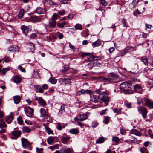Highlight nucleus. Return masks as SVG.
Returning <instances> with one entry per match:
<instances>
[{
	"mask_svg": "<svg viewBox=\"0 0 153 153\" xmlns=\"http://www.w3.org/2000/svg\"><path fill=\"white\" fill-rule=\"evenodd\" d=\"M131 85L129 82H125L122 83L120 85L121 91L125 94L133 93L131 88Z\"/></svg>",
	"mask_w": 153,
	"mask_h": 153,
	"instance_id": "obj_1",
	"label": "nucleus"
},
{
	"mask_svg": "<svg viewBox=\"0 0 153 153\" xmlns=\"http://www.w3.org/2000/svg\"><path fill=\"white\" fill-rule=\"evenodd\" d=\"M99 99L101 101L104 102L106 106L108 104L109 98L104 93L101 94L99 97Z\"/></svg>",
	"mask_w": 153,
	"mask_h": 153,
	"instance_id": "obj_2",
	"label": "nucleus"
},
{
	"mask_svg": "<svg viewBox=\"0 0 153 153\" xmlns=\"http://www.w3.org/2000/svg\"><path fill=\"white\" fill-rule=\"evenodd\" d=\"M25 112L27 116L31 117L33 115V109L30 107L28 106L25 109Z\"/></svg>",
	"mask_w": 153,
	"mask_h": 153,
	"instance_id": "obj_3",
	"label": "nucleus"
},
{
	"mask_svg": "<svg viewBox=\"0 0 153 153\" xmlns=\"http://www.w3.org/2000/svg\"><path fill=\"white\" fill-rule=\"evenodd\" d=\"M138 110L139 113H140V112H141L142 116L144 118H146L147 111L144 107L140 106L138 108Z\"/></svg>",
	"mask_w": 153,
	"mask_h": 153,
	"instance_id": "obj_4",
	"label": "nucleus"
},
{
	"mask_svg": "<svg viewBox=\"0 0 153 153\" xmlns=\"http://www.w3.org/2000/svg\"><path fill=\"white\" fill-rule=\"evenodd\" d=\"M35 100L36 101L38 100V103L43 106L46 105L45 101L41 97H36L35 98Z\"/></svg>",
	"mask_w": 153,
	"mask_h": 153,
	"instance_id": "obj_5",
	"label": "nucleus"
},
{
	"mask_svg": "<svg viewBox=\"0 0 153 153\" xmlns=\"http://www.w3.org/2000/svg\"><path fill=\"white\" fill-rule=\"evenodd\" d=\"M41 19L39 17L35 16H33L30 17V21L36 23L38 22H40Z\"/></svg>",
	"mask_w": 153,
	"mask_h": 153,
	"instance_id": "obj_6",
	"label": "nucleus"
},
{
	"mask_svg": "<svg viewBox=\"0 0 153 153\" xmlns=\"http://www.w3.org/2000/svg\"><path fill=\"white\" fill-rule=\"evenodd\" d=\"M14 116V114L12 112L10 113V114L6 119V121L8 124H10L13 120Z\"/></svg>",
	"mask_w": 153,
	"mask_h": 153,
	"instance_id": "obj_7",
	"label": "nucleus"
},
{
	"mask_svg": "<svg viewBox=\"0 0 153 153\" xmlns=\"http://www.w3.org/2000/svg\"><path fill=\"white\" fill-rule=\"evenodd\" d=\"M107 76L110 77L111 81L116 79L118 78V76L115 74L110 73L108 74Z\"/></svg>",
	"mask_w": 153,
	"mask_h": 153,
	"instance_id": "obj_8",
	"label": "nucleus"
},
{
	"mask_svg": "<svg viewBox=\"0 0 153 153\" xmlns=\"http://www.w3.org/2000/svg\"><path fill=\"white\" fill-rule=\"evenodd\" d=\"M23 33H24L26 36H27V33H28L29 31H31V30L29 29L27 26H22L21 27Z\"/></svg>",
	"mask_w": 153,
	"mask_h": 153,
	"instance_id": "obj_9",
	"label": "nucleus"
},
{
	"mask_svg": "<svg viewBox=\"0 0 153 153\" xmlns=\"http://www.w3.org/2000/svg\"><path fill=\"white\" fill-rule=\"evenodd\" d=\"M145 105L149 109H153V101L151 102L149 100H145Z\"/></svg>",
	"mask_w": 153,
	"mask_h": 153,
	"instance_id": "obj_10",
	"label": "nucleus"
},
{
	"mask_svg": "<svg viewBox=\"0 0 153 153\" xmlns=\"http://www.w3.org/2000/svg\"><path fill=\"white\" fill-rule=\"evenodd\" d=\"M139 0H133L132 3L129 4L131 9H133L137 4Z\"/></svg>",
	"mask_w": 153,
	"mask_h": 153,
	"instance_id": "obj_11",
	"label": "nucleus"
},
{
	"mask_svg": "<svg viewBox=\"0 0 153 153\" xmlns=\"http://www.w3.org/2000/svg\"><path fill=\"white\" fill-rule=\"evenodd\" d=\"M36 12L38 14H41L45 13L46 11L45 9L39 7L36 9Z\"/></svg>",
	"mask_w": 153,
	"mask_h": 153,
	"instance_id": "obj_12",
	"label": "nucleus"
},
{
	"mask_svg": "<svg viewBox=\"0 0 153 153\" xmlns=\"http://www.w3.org/2000/svg\"><path fill=\"white\" fill-rule=\"evenodd\" d=\"M130 132L131 134L137 136H140L141 135L140 132L139 131L136 129H132L130 131Z\"/></svg>",
	"mask_w": 153,
	"mask_h": 153,
	"instance_id": "obj_13",
	"label": "nucleus"
},
{
	"mask_svg": "<svg viewBox=\"0 0 153 153\" xmlns=\"http://www.w3.org/2000/svg\"><path fill=\"white\" fill-rule=\"evenodd\" d=\"M28 48L30 52L33 53L35 49V45L33 43L30 42L28 44Z\"/></svg>",
	"mask_w": 153,
	"mask_h": 153,
	"instance_id": "obj_14",
	"label": "nucleus"
},
{
	"mask_svg": "<svg viewBox=\"0 0 153 153\" xmlns=\"http://www.w3.org/2000/svg\"><path fill=\"white\" fill-rule=\"evenodd\" d=\"M40 112L41 115H42L44 118L46 119H47L48 117V115L44 109L43 108L41 109Z\"/></svg>",
	"mask_w": 153,
	"mask_h": 153,
	"instance_id": "obj_15",
	"label": "nucleus"
},
{
	"mask_svg": "<svg viewBox=\"0 0 153 153\" xmlns=\"http://www.w3.org/2000/svg\"><path fill=\"white\" fill-rule=\"evenodd\" d=\"M9 49L11 51L16 52L18 51L19 50V48L18 46H15L14 47H9Z\"/></svg>",
	"mask_w": 153,
	"mask_h": 153,
	"instance_id": "obj_16",
	"label": "nucleus"
},
{
	"mask_svg": "<svg viewBox=\"0 0 153 153\" xmlns=\"http://www.w3.org/2000/svg\"><path fill=\"white\" fill-rule=\"evenodd\" d=\"M96 58V57H95L94 56L91 54L90 53V54H89L87 57V59L88 61H97V59H95Z\"/></svg>",
	"mask_w": 153,
	"mask_h": 153,
	"instance_id": "obj_17",
	"label": "nucleus"
},
{
	"mask_svg": "<svg viewBox=\"0 0 153 153\" xmlns=\"http://www.w3.org/2000/svg\"><path fill=\"white\" fill-rule=\"evenodd\" d=\"M20 97L19 96L17 95L15 96L14 98V103L16 104H18L20 102Z\"/></svg>",
	"mask_w": 153,
	"mask_h": 153,
	"instance_id": "obj_18",
	"label": "nucleus"
},
{
	"mask_svg": "<svg viewBox=\"0 0 153 153\" xmlns=\"http://www.w3.org/2000/svg\"><path fill=\"white\" fill-rule=\"evenodd\" d=\"M56 22L54 20H51L50 21L49 25L50 27H56Z\"/></svg>",
	"mask_w": 153,
	"mask_h": 153,
	"instance_id": "obj_19",
	"label": "nucleus"
},
{
	"mask_svg": "<svg viewBox=\"0 0 153 153\" xmlns=\"http://www.w3.org/2000/svg\"><path fill=\"white\" fill-rule=\"evenodd\" d=\"M21 132L20 131H15L12 132L13 136L16 137H19L21 135Z\"/></svg>",
	"mask_w": 153,
	"mask_h": 153,
	"instance_id": "obj_20",
	"label": "nucleus"
},
{
	"mask_svg": "<svg viewBox=\"0 0 153 153\" xmlns=\"http://www.w3.org/2000/svg\"><path fill=\"white\" fill-rule=\"evenodd\" d=\"M34 88L36 89L35 91L37 92L42 93L44 92L43 90L38 85H35Z\"/></svg>",
	"mask_w": 153,
	"mask_h": 153,
	"instance_id": "obj_21",
	"label": "nucleus"
},
{
	"mask_svg": "<svg viewBox=\"0 0 153 153\" xmlns=\"http://www.w3.org/2000/svg\"><path fill=\"white\" fill-rule=\"evenodd\" d=\"M101 45V42L99 40H97L92 44V45L94 47H98Z\"/></svg>",
	"mask_w": 153,
	"mask_h": 153,
	"instance_id": "obj_22",
	"label": "nucleus"
},
{
	"mask_svg": "<svg viewBox=\"0 0 153 153\" xmlns=\"http://www.w3.org/2000/svg\"><path fill=\"white\" fill-rule=\"evenodd\" d=\"M21 78L18 76H15L13 78L14 82L16 83H19L21 82Z\"/></svg>",
	"mask_w": 153,
	"mask_h": 153,
	"instance_id": "obj_23",
	"label": "nucleus"
},
{
	"mask_svg": "<svg viewBox=\"0 0 153 153\" xmlns=\"http://www.w3.org/2000/svg\"><path fill=\"white\" fill-rule=\"evenodd\" d=\"M80 118V120L81 121H83L87 119L88 116L86 114H80L79 116Z\"/></svg>",
	"mask_w": 153,
	"mask_h": 153,
	"instance_id": "obj_24",
	"label": "nucleus"
},
{
	"mask_svg": "<svg viewBox=\"0 0 153 153\" xmlns=\"http://www.w3.org/2000/svg\"><path fill=\"white\" fill-rule=\"evenodd\" d=\"M7 126L6 123L1 119H0V128H6Z\"/></svg>",
	"mask_w": 153,
	"mask_h": 153,
	"instance_id": "obj_25",
	"label": "nucleus"
},
{
	"mask_svg": "<svg viewBox=\"0 0 153 153\" xmlns=\"http://www.w3.org/2000/svg\"><path fill=\"white\" fill-rule=\"evenodd\" d=\"M22 131L23 132H27L28 133H30L31 131V130L29 127L26 126H24L23 127Z\"/></svg>",
	"mask_w": 153,
	"mask_h": 153,
	"instance_id": "obj_26",
	"label": "nucleus"
},
{
	"mask_svg": "<svg viewBox=\"0 0 153 153\" xmlns=\"http://www.w3.org/2000/svg\"><path fill=\"white\" fill-rule=\"evenodd\" d=\"M73 152V150L69 148L64 149L62 150L63 153H72Z\"/></svg>",
	"mask_w": 153,
	"mask_h": 153,
	"instance_id": "obj_27",
	"label": "nucleus"
},
{
	"mask_svg": "<svg viewBox=\"0 0 153 153\" xmlns=\"http://www.w3.org/2000/svg\"><path fill=\"white\" fill-rule=\"evenodd\" d=\"M99 96L94 95L92 97H91V100L92 101L96 103L98 102V98H99Z\"/></svg>",
	"mask_w": 153,
	"mask_h": 153,
	"instance_id": "obj_28",
	"label": "nucleus"
},
{
	"mask_svg": "<svg viewBox=\"0 0 153 153\" xmlns=\"http://www.w3.org/2000/svg\"><path fill=\"white\" fill-rule=\"evenodd\" d=\"M62 81L63 82L65 83L66 84L70 83L71 82V79L69 78H65L61 79Z\"/></svg>",
	"mask_w": 153,
	"mask_h": 153,
	"instance_id": "obj_29",
	"label": "nucleus"
},
{
	"mask_svg": "<svg viewBox=\"0 0 153 153\" xmlns=\"http://www.w3.org/2000/svg\"><path fill=\"white\" fill-rule=\"evenodd\" d=\"M55 138L52 137H50L47 139V142L48 143H51L53 142H55L54 141Z\"/></svg>",
	"mask_w": 153,
	"mask_h": 153,
	"instance_id": "obj_30",
	"label": "nucleus"
},
{
	"mask_svg": "<svg viewBox=\"0 0 153 153\" xmlns=\"http://www.w3.org/2000/svg\"><path fill=\"white\" fill-rule=\"evenodd\" d=\"M69 132L73 134H76L78 133L79 130L77 129H72L70 130Z\"/></svg>",
	"mask_w": 153,
	"mask_h": 153,
	"instance_id": "obj_31",
	"label": "nucleus"
},
{
	"mask_svg": "<svg viewBox=\"0 0 153 153\" xmlns=\"http://www.w3.org/2000/svg\"><path fill=\"white\" fill-rule=\"evenodd\" d=\"M105 141V138L103 137H100L96 141V143H101Z\"/></svg>",
	"mask_w": 153,
	"mask_h": 153,
	"instance_id": "obj_32",
	"label": "nucleus"
},
{
	"mask_svg": "<svg viewBox=\"0 0 153 153\" xmlns=\"http://www.w3.org/2000/svg\"><path fill=\"white\" fill-rule=\"evenodd\" d=\"M65 108V105L63 104L60 107V108L59 110V114H61L62 113L63 111H64Z\"/></svg>",
	"mask_w": 153,
	"mask_h": 153,
	"instance_id": "obj_33",
	"label": "nucleus"
},
{
	"mask_svg": "<svg viewBox=\"0 0 153 153\" xmlns=\"http://www.w3.org/2000/svg\"><path fill=\"white\" fill-rule=\"evenodd\" d=\"M98 79H101V80H105V81L106 82H111V80L110 78V77H108V78H104L103 77H97Z\"/></svg>",
	"mask_w": 153,
	"mask_h": 153,
	"instance_id": "obj_34",
	"label": "nucleus"
},
{
	"mask_svg": "<svg viewBox=\"0 0 153 153\" xmlns=\"http://www.w3.org/2000/svg\"><path fill=\"white\" fill-rule=\"evenodd\" d=\"M24 10H23V9L20 10L19 11V14H18L19 17L20 18H22V17L24 15Z\"/></svg>",
	"mask_w": 153,
	"mask_h": 153,
	"instance_id": "obj_35",
	"label": "nucleus"
},
{
	"mask_svg": "<svg viewBox=\"0 0 153 153\" xmlns=\"http://www.w3.org/2000/svg\"><path fill=\"white\" fill-rule=\"evenodd\" d=\"M74 27L76 29L80 30H82V25L79 24H76L74 26Z\"/></svg>",
	"mask_w": 153,
	"mask_h": 153,
	"instance_id": "obj_36",
	"label": "nucleus"
},
{
	"mask_svg": "<svg viewBox=\"0 0 153 153\" xmlns=\"http://www.w3.org/2000/svg\"><path fill=\"white\" fill-rule=\"evenodd\" d=\"M66 24L65 22H63L62 23H58L57 24V26L60 28H62Z\"/></svg>",
	"mask_w": 153,
	"mask_h": 153,
	"instance_id": "obj_37",
	"label": "nucleus"
},
{
	"mask_svg": "<svg viewBox=\"0 0 153 153\" xmlns=\"http://www.w3.org/2000/svg\"><path fill=\"white\" fill-rule=\"evenodd\" d=\"M141 60L145 65H147L148 64V61L146 58L142 57L141 58Z\"/></svg>",
	"mask_w": 153,
	"mask_h": 153,
	"instance_id": "obj_38",
	"label": "nucleus"
},
{
	"mask_svg": "<svg viewBox=\"0 0 153 153\" xmlns=\"http://www.w3.org/2000/svg\"><path fill=\"white\" fill-rule=\"evenodd\" d=\"M142 87L138 84H136L134 86V89L135 91L141 89Z\"/></svg>",
	"mask_w": 153,
	"mask_h": 153,
	"instance_id": "obj_39",
	"label": "nucleus"
},
{
	"mask_svg": "<svg viewBox=\"0 0 153 153\" xmlns=\"http://www.w3.org/2000/svg\"><path fill=\"white\" fill-rule=\"evenodd\" d=\"M49 81L51 83L53 84H55L57 82L56 79L53 78H50L49 79Z\"/></svg>",
	"mask_w": 153,
	"mask_h": 153,
	"instance_id": "obj_40",
	"label": "nucleus"
},
{
	"mask_svg": "<svg viewBox=\"0 0 153 153\" xmlns=\"http://www.w3.org/2000/svg\"><path fill=\"white\" fill-rule=\"evenodd\" d=\"M46 132L49 134H53V131L50 129L48 127H45Z\"/></svg>",
	"mask_w": 153,
	"mask_h": 153,
	"instance_id": "obj_41",
	"label": "nucleus"
},
{
	"mask_svg": "<svg viewBox=\"0 0 153 153\" xmlns=\"http://www.w3.org/2000/svg\"><path fill=\"white\" fill-rule=\"evenodd\" d=\"M21 141L22 143H29L30 142H28V140L24 138H22L21 139Z\"/></svg>",
	"mask_w": 153,
	"mask_h": 153,
	"instance_id": "obj_42",
	"label": "nucleus"
},
{
	"mask_svg": "<svg viewBox=\"0 0 153 153\" xmlns=\"http://www.w3.org/2000/svg\"><path fill=\"white\" fill-rule=\"evenodd\" d=\"M85 93H86L85 91L83 89H82L77 93V95L78 96H80L82 94H84Z\"/></svg>",
	"mask_w": 153,
	"mask_h": 153,
	"instance_id": "obj_43",
	"label": "nucleus"
},
{
	"mask_svg": "<svg viewBox=\"0 0 153 153\" xmlns=\"http://www.w3.org/2000/svg\"><path fill=\"white\" fill-rule=\"evenodd\" d=\"M71 1V0H62L60 1V2L62 4H67L69 3Z\"/></svg>",
	"mask_w": 153,
	"mask_h": 153,
	"instance_id": "obj_44",
	"label": "nucleus"
},
{
	"mask_svg": "<svg viewBox=\"0 0 153 153\" xmlns=\"http://www.w3.org/2000/svg\"><path fill=\"white\" fill-rule=\"evenodd\" d=\"M58 144H56L53 146H50L49 148L51 150H53L54 149H58Z\"/></svg>",
	"mask_w": 153,
	"mask_h": 153,
	"instance_id": "obj_45",
	"label": "nucleus"
},
{
	"mask_svg": "<svg viewBox=\"0 0 153 153\" xmlns=\"http://www.w3.org/2000/svg\"><path fill=\"white\" fill-rule=\"evenodd\" d=\"M88 68L90 69H91L94 66H95L94 62H90L88 64Z\"/></svg>",
	"mask_w": 153,
	"mask_h": 153,
	"instance_id": "obj_46",
	"label": "nucleus"
},
{
	"mask_svg": "<svg viewBox=\"0 0 153 153\" xmlns=\"http://www.w3.org/2000/svg\"><path fill=\"white\" fill-rule=\"evenodd\" d=\"M112 140L114 142L117 143L119 142L120 139L119 138L117 137H114L112 138Z\"/></svg>",
	"mask_w": 153,
	"mask_h": 153,
	"instance_id": "obj_47",
	"label": "nucleus"
},
{
	"mask_svg": "<svg viewBox=\"0 0 153 153\" xmlns=\"http://www.w3.org/2000/svg\"><path fill=\"white\" fill-rule=\"evenodd\" d=\"M128 53V51H127L126 48L123 50L121 52V54L122 56H123L126 53Z\"/></svg>",
	"mask_w": 153,
	"mask_h": 153,
	"instance_id": "obj_48",
	"label": "nucleus"
},
{
	"mask_svg": "<svg viewBox=\"0 0 153 153\" xmlns=\"http://www.w3.org/2000/svg\"><path fill=\"white\" fill-rule=\"evenodd\" d=\"M122 22L123 25V26L124 27H128V25L127 24L126 25V20L125 19H122Z\"/></svg>",
	"mask_w": 153,
	"mask_h": 153,
	"instance_id": "obj_49",
	"label": "nucleus"
},
{
	"mask_svg": "<svg viewBox=\"0 0 153 153\" xmlns=\"http://www.w3.org/2000/svg\"><path fill=\"white\" fill-rule=\"evenodd\" d=\"M114 112L118 114H120L121 112V109H118L117 108H114Z\"/></svg>",
	"mask_w": 153,
	"mask_h": 153,
	"instance_id": "obj_50",
	"label": "nucleus"
},
{
	"mask_svg": "<svg viewBox=\"0 0 153 153\" xmlns=\"http://www.w3.org/2000/svg\"><path fill=\"white\" fill-rule=\"evenodd\" d=\"M140 151L141 153H148V151L147 149L144 147L141 148L140 149Z\"/></svg>",
	"mask_w": 153,
	"mask_h": 153,
	"instance_id": "obj_51",
	"label": "nucleus"
},
{
	"mask_svg": "<svg viewBox=\"0 0 153 153\" xmlns=\"http://www.w3.org/2000/svg\"><path fill=\"white\" fill-rule=\"evenodd\" d=\"M18 122L19 124L20 125L23 123V121L21 117L19 116L18 117Z\"/></svg>",
	"mask_w": 153,
	"mask_h": 153,
	"instance_id": "obj_52",
	"label": "nucleus"
},
{
	"mask_svg": "<svg viewBox=\"0 0 153 153\" xmlns=\"http://www.w3.org/2000/svg\"><path fill=\"white\" fill-rule=\"evenodd\" d=\"M69 140V138L68 137H65L62 139V143L67 142Z\"/></svg>",
	"mask_w": 153,
	"mask_h": 153,
	"instance_id": "obj_53",
	"label": "nucleus"
},
{
	"mask_svg": "<svg viewBox=\"0 0 153 153\" xmlns=\"http://www.w3.org/2000/svg\"><path fill=\"white\" fill-rule=\"evenodd\" d=\"M34 78H38L40 77L39 74L37 71H34Z\"/></svg>",
	"mask_w": 153,
	"mask_h": 153,
	"instance_id": "obj_54",
	"label": "nucleus"
},
{
	"mask_svg": "<svg viewBox=\"0 0 153 153\" xmlns=\"http://www.w3.org/2000/svg\"><path fill=\"white\" fill-rule=\"evenodd\" d=\"M58 16L56 13L53 14V19L52 20H54L55 21L57 20L58 18Z\"/></svg>",
	"mask_w": 153,
	"mask_h": 153,
	"instance_id": "obj_55",
	"label": "nucleus"
},
{
	"mask_svg": "<svg viewBox=\"0 0 153 153\" xmlns=\"http://www.w3.org/2000/svg\"><path fill=\"white\" fill-rule=\"evenodd\" d=\"M131 142L132 143H135L137 142V140L136 138L133 137H132L131 139Z\"/></svg>",
	"mask_w": 153,
	"mask_h": 153,
	"instance_id": "obj_56",
	"label": "nucleus"
},
{
	"mask_svg": "<svg viewBox=\"0 0 153 153\" xmlns=\"http://www.w3.org/2000/svg\"><path fill=\"white\" fill-rule=\"evenodd\" d=\"M9 70V69L8 68H5L3 69L2 70V74H5L6 72Z\"/></svg>",
	"mask_w": 153,
	"mask_h": 153,
	"instance_id": "obj_57",
	"label": "nucleus"
},
{
	"mask_svg": "<svg viewBox=\"0 0 153 153\" xmlns=\"http://www.w3.org/2000/svg\"><path fill=\"white\" fill-rule=\"evenodd\" d=\"M127 51H128V52L130 51H132L134 50V48L132 47H128L126 48Z\"/></svg>",
	"mask_w": 153,
	"mask_h": 153,
	"instance_id": "obj_58",
	"label": "nucleus"
},
{
	"mask_svg": "<svg viewBox=\"0 0 153 153\" xmlns=\"http://www.w3.org/2000/svg\"><path fill=\"white\" fill-rule=\"evenodd\" d=\"M43 148H40L39 149V148H36V150L37 153H43Z\"/></svg>",
	"mask_w": 153,
	"mask_h": 153,
	"instance_id": "obj_59",
	"label": "nucleus"
},
{
	"mask_svg": "<svg viewBox=\"0 0 153 153\" xmlns=\"http://www.w3.org/2000/svg\"><path fill=\"white\" fill-rule=\"evenodd\" d=\"M109 120V117H107L104 119L103 122L105 124H107Z\"/></svg>",
	"mask_w": 153,
	"mask_h": 153,
	"instance_id": "obj_60",
	"label": "nucleus"
},
{
	"mask_svg": "<svg viewBox=\"0 0 153 153\" xmlns=\"http://www.w3.org/2000/svg\"><path fill=\"white\" fill-rule=\"evenodd\" d=\"M102 4L104 6H106L107 5V3L105 0H100Z\"/></svg>",
	"mask_w": 153,
	"mask_h": 153,
	"instance_id": "obj_61",
	"label": "nucleus"
},
{
	"mask_svg": "<svg viewBox=\"0 0 153 153\" xmlns=\"http://www.w3.org/2000/svg\"><path fill=\"white\" fill-rule=\"evenodd\" d=\"M18 68L20 70V71L22 72H25V69L23 68V67H22L20 65H19L18 66Z\"/></svg>",
	"mask_w": 153,
	"mask_h": 153,
	"instance_id": "obj_62",
	"label": "nucleus"
},
{
	"mask_svg": "<svg viewBox=\"0 0 153 153\" xmlns=\"http://www.w3.org/2000/svg\"><path fill=\"white\" fill-rule=\"evenodd\" d=\"M3 59L4 60V61L5 62H8L10 61V59L7 57H4Z\"/></svg>",
	"mask_w": 153,
	"mask_h": 153,
	"instance_id": "obj_63",
	"label": "nucleus"
},
{
	"mask_svg": "<svg viewBox=\"0 0 153 153\" xmlns=\"http://www.w3.org/2000/svg\"><path fill=\"white\" fill-rule=\"evenodd\" d=\"M57 128L58 130H61L62 129V126L59 123H57Z\"/></svg>",
	"mask_w": 153,
	"mask_h": 153,
	"instance_id": "obj_64",
	"label": "nucleus"
}]
</instances>
